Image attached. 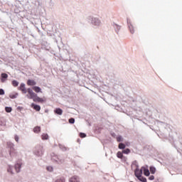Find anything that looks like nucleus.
Instances as JSON below:
<instances>
[{
  "label": "nucleus",
  "mask_w": 182,
  "mask_h": 182,
  "mask_svg": "<svg viewBox=\"0 0 182 182\" xmlns=\"http://www.w3.org/2000/svg\"><path fill=\"white\" fill-rule=\"evenodd\" d=\"M7 147L9 149V154L11 157H16V156H18V151H16L14 144L7 142Z\"/></svg>",
  "instance_id": "nucleus-1"
},
{
  "label": "nucleus",
  "mask_w": 182,
  "mask_h": 182,
  "mask_svg": "<svg viewBox=\"0 0 182 182\" xmlns=\"http://www.w3.org/2000/svg\"><path fill=\"white\" fill-rule=\"evenodd\" d=\"M27 92H28V95L26 96L28 99H33L36 96V94L33 92V91L31 88L27 89Z\"/></svg>",
  "instance_id": "nucleus-2"
},
{
  "label": "nucleus",
  "mask_w": 182,
  "mask_h": 182,
  "mask_svg": "<svg viewBox=\"0 0 182 182\" xmlns=\"http://www.w3.org/2000/svg\"><path fill=\"white\" fill-rule=\"evenodd\" d=\"M36 156H43V147L38 146L35 151Z\"/></svg>",
  "instance_id": "nucleus-3"
},
{
  "label": "nucleus",
  "mask_w": 182,
  "mask_h": 182,
  "mask_svg": "<svg viewBox=\"0 0 182 182\" xmlns=\"http://www.w3.org/2000/svg\"><path fill=\"white\" fill-rule=\"evenodd\" d=\"M134 174L136 176V177L138 178H139L141 174H143V171L142 169H139V168H136L135 171H134Z\"/></svg>",
  "instance_id": "nucleus-4"
},
{
  "label": "nucleus",
  "mask_w": 182,
  "mask_h": 182,
  "mask_svg": "<svg viewBox=\"0 0 182 182\" xmlns=\"http://www.w3.org/2000/svg\"><path fill=\"white\" fill-rule=\"evenodd\" d=\"M69 182H80V179L77 176H73L69 179Z\"/></svg>",
  "instance_id": "nucleus-5"
},
{
  "label": "nucleus",
  "mask_w": 182,
  "mask_h": 182,
  "mask_svg": "<svg viewBox=\"0 0 182 182\" xmlns=\"http://www.w3.org/2000/svg\"><path fill=\"white\" fill-rule=\"evenodd\" d=\"M19 90L22 92V93L26 94L28 90H26V87H25V84L21 83L19 87Z\"/></svg>",
  "instance_id": "nucleus-6"
},
{
  "label": "nucleus",
  "mask_w": 182,
  "mask_h": 182,
  "mask_svg": "<svg viewBox=\"0 0 182 182\" xmlns=\"http://www.w3.org/2000/svg\"><path fill=\"white\" fill-rule=\"evenodd\" d=\"M8 79V74L6 73H1V82L4 83V82Z\"/></svg>",
  "instance_id": "nucleus-7"
},
{
  "label": "nucleus",
  "mask_w": 182,
  "mask_h": 182,
  "mask_svg": "<svg viewBox=\"0 0 182 182\" xmlns=\"http://www.w3.org/2000/svg\"><path fill=\"white\" fill-rule=\"evenodd\" d=\"M33 102H38V103H43V99L38 97V95L36 94V96L33 98Z\"/></svg>",
  "instance_id": "nucleus-8"
},
{
  "label": "nucleus",
  "mask_w": 182,
  "mask_h": 182,
  "mask_svg": "<svg viewBox=\"0 0 182 182\" xmlns=\"http://www.w3.org/2000/svg\"><path fill=\"white\" fill-rule=\"evenodd\" d=\"M141 170L144 171V176H146V177H149V176H150V171H149V168H146V167H142Z\"/></svg>",
  "instance_id": "nucleus-9"
},
{
  "label": "nucleus",
  "mask_w": 182,
  "mask_h": 182,
  "mask_svg": "<svg viewBox=\"0 0 182 182\" xmlns=\"http://www.w3.org/2000/svg\"><path fill=\"white\" fill-rule=\"evenodd\" d=\"M14 167L16 173H19L21 171V167H22V164H16Z\"/></svg>",
  "instance_id": "nucleus-10"
},
{
  "label": "nucleus",
  "mask_w": 182,
  "mask_h": 182,
  "mask_svg": "<svg viewBox=\"0 0 182 182\" xmlns=\"http://www.w3.org/2000/svg\"><path fill=\"white\" fill-rule=\"evenodd\" d=\"M31 107L34 109V110H36V112H40L41 111V106L35 105L33 103L31 104Z\"/></svg>",
  "instance_id": "nucleus-11"
},
{
  "label": "nucleus",
  "mask_w": 182,
  "mask_h": 182,
  "mask_svg": "<svg viewBox=\"0 0 182 182\" xmlns=\"http://www.w3.org/2000/svg\"><path fill=\"white\" fill-rule=\"evenodd\" d=\"M54 113H56V114H59L60 116H62V114L63 113V110H62V109H60V108H56L54 110Z\"/></svg>",
  "instance_id": "nucleus-12"
},
{
  "label": "nucleus",
  "mask_w": 182,
  "mask_h": 182,
  "mask_svg": "<svg viewBox=\"0 0 182 182\" xmlns=\"http://www.w3.org/2000/svg\"><path fill=\"white\" fill-rule=\"evenodd\" d=\"M33 90H34L36 93H42V90L38 86L33 87Z\"/></svg>",
  "instance_id": "nucleus-13"
},
{
  "label": "nucleus",
  "mask_w": 182,
  "mask_h": 182,
  "mask_svg": "<svg viewBox=\"0 0 182 182\" xmlns=\"http://www.w3.org/2000/svg\"><path fill=\"white\" fill-rule=\"evenodd\" d=\"M27 85L28 86H35V85H36V82L33 80H28L27 81Z\"/></svg>",
  "instance_id": "nucleus-14"
},
{
  "label": "nucleus",
  "mask_w": 182,
  "mask_h": 182,
  "mask_svg": "<svg viewBox=\"0 0 182 182\" xmlns=\"http://www.w3.org/2000/svg\"><path fill=\"white\" fill-rule=\"evenodd\" d=\"M92 23H94V25H100V20L97 19V18H94L92 19Z\"/></svg>",
  "instance_id": "nucleus-15"
},
{
  "label": "nucleus",
  "mask_w": 182,
  "mask_h": 182,
  "mask_svg": "<svg viewBox=\"0 0 182 182\" xmlns=\"http://www.w3.org/2000/svg\"><path fill=\"white\" fill-rule=\"evenodd\" d=\"M34 133H41V127H35L33 128Z\"/></svg>",
  "instance_id": "nucleus-16"
},
{
  "label": "nucleus",
  "mask_w": 182,
  "mask_h": 182,
  "mask_svg": "<svg viewBox=\"0 0 182 182\" xmlns=\"http://www.w3.org/2000/svg\"><path fill=\"white\" fill-rule=\"evenodd\" d=\"M41 139L42 140H48L49 139V136L48 135V134H43L41 135Z\"/></svg>",
  "instance_id": "nucleus-17"
},
{
  "label": "nucleus",
  "mask_w": 182,
  "mask_h": 182,
  "mask_svg": "<svg viewBox=\"0 0 182 182\" xmlns=\"http://www.w3.org/2000/svg\"><path fill=\"white\" fill-rule=\"evenodd\" d=\"M12 85L14 87H18V85H19V82H18V81H16V80H13L12 81Z\"/></svg>",
  "instance_id": "nucleus-18"
},
{
  "label": "nucleus",
  "mask_w": 182,
  "mask_h": 182,
  "mask_svg": "<svg viewBox=\"0 0 182 182\" xmlns=\"http://www.w3.org/2000/svg\"><path fill=\"white\" fill-rule=\"evenodd\" d=\"M149 170L151 174H154L156 173V168L154 166H150Z\"/></svg>",
  "instance_id": "nucleus-19"
},
{
  "label": "nucleus",
  "mask_w": 182,
  "mask_h": 182,
  "mask_svg": "<svg viewBox=\"0 0 182 182\" xmlns=\"http://www.w3.org/2000/svg\"><path fill=\"white\" fill-rule=\"evenodd\" d=\"M138 180L142 182H147V179L141 176L138 178Z\"/></svg>",
  "instance_id": "nucleus-20"
},
{
  "label": "nucleus",
  "mask_w": 182,
  "mask_h": 182,
  "mask_svg": "<svg viewBox=\"0 0 182 182\" xmlns=\"http://www.w3.org/2000/svg\"><path fill=\"white\" fill-rule=\"evenodd\" d=\"M117 156L118 159H123V152L118 151L117 154Z\"/></svg>",
  "instance_id": "nucleus-21"
},
{
  "label": "nucleus",
  "mask_w": 182,
  "mask_h": 182,
  "mask_svg": "<svg viewBox=\"0 0 182 182\" xmlns=\"http://www.w3.org/2000/svg\"><path fill=\"white\" fill-rule=\"evenodd\" d=\"M129 28L131 33H134V28L133 27V25L130 24L129 26Z\"/></svg>",
  "instance_id": "nucleus-22"
},
{
  "label": "nucleus",
  "mask_w": 182,
  "mask_h": 182,
  "mask_svg": "<svg viewBox=\"0 0 182 182\" xmlns=\"http://www.w3.org/2000/svg\"><path fill=\"white\" fill-rule=\"evenodd\" d=\"M119 149H126V145L124 144H123V143H120L119 144Z\"/></svg>",
  "instance_id": "nucleus-23"
},
{
  "label": "nucleus",
  "mask_w": 182,
  "mask_h": 182,
  "mask_svg": "<svg viewBox=\"0 0 182 182\" xmlns=\"http://www.w3.org/2000/svg\"><path fill=\"white\" fill-rule=\"evenodd\" d=\"M5 110L7 113H11V112H12V108L9 107H6Z\"/></svg>",
  "instance_id": "nucleus-24"
},
{
  "label": "nucleus",
  "mask_w": 182,
  "mask_h": 182,
  "mask_svg": "<svg viewBox=\"0 0 182 182\" xmlns=\"http://www.w3.org/2000/svg\"><path fill=\"white\" fill-rule=\"evenodd\" d=\"M122 153H123L124 154H129V153H130V149H124V150L122 151Z\"/></svg>",
  "instance_id": "nucleus-25"
},
{
  "label": "nucleus",
  "mask_w": 182,
  "mask_h": 182,
  "mask_svg": "<svg viewBox=\"0 0 182 182\" xmlns=\"http://www.w3.org/2000/svg\"><path fill=\"white\" fill-rule=\"evenodd\" d=\"M80 137H81V139H85V137H86V134L80 132Z\"/></svg>",
  "instance_id": "nucleus-26"
},
{
  "label": "nucleus",
  "mask_w": 182,
  "mask_h": 182,
  "mask_svg": "<svg viewBox=\"0 0 182 182\" xmlns=\"http://www.w3.org/2000/svg\"><path fill=\"white\" fill-rule=\"evenodd\" d=\"M117 141L120 142V141H123V138L122 137V136H119L117 137Z\"/></svg>",
  "instance_id": "nucleus-27"
},
{
  "label": "nucleus",
  "mask_w": 182,
  "mask_h": 182,
  "mask_svg": "<svg viewBox=\"0 0 182 182\" xmlns=\"http://www.w3.org/2000/svg\"><path fill=\"white\" fill-rule=\"evenodd\" d=\"M18 96V94H16V95H9V97L11 98V99H16V97Z\"/></svg>",
  "instance_id": "nucleus-28"
},
{
  "label": "nucleus",
  "mask_w": 182,
  "mask_h": 182,
  "mask_svg": "<svg viewBox=\"0 0 182 182\" xmlns=\"http://www.w3.org/2000/svg\"><path fill=\"white\" fill-rule=\"evenodd\" d=\"M65 180L64 178H61L58 179V180L56 181V182H65Z\"/></svg>",
  "instance_id": "nucleus-29"
},
{
  "label": "nucleus",
  "mask_w": 182,
  "mask_h": 182,
  "mask_svg": "<svg viewBox=\"0 0 182 182\" xmlns=\"http://www.w3.org/2000/svg\"><path fill=\"white\" fill-rule=\"evenodd\" d=\"M69 123H70L71 124H73V123H75V119L73 118L70 119Z\"/></svg>",
  "instance_id": "nucleus-30"
},
{
  "label": "nucleus",
  "mask_w": 182,
  "mask_h": 182,
  "mask_svg": "<svg viewBox=\"0 0 182 182\" xmlns=\"http://www.w3.org/2000/svg\"><path fill=\"white\" fill-rule=\"evenodd\" d=\"M47 170H48V171H53V168H52V166H48L47 167Z\"/></svg>",
  "instance_id": "nucleus-31"
},
{
  "label": "nucleus",
  "mask_w": 182,
  "mask_h": 182,
  "mask_svg": "<svg viewBox=\"0 0 182 182\" xmlns=\"http://www.w3.org/2000/svg\"><path fill=\"white\" fill-rule=\"evenodd\" d=\"M5 95V91L2 89H0V95Z\"/></svg>",
  "instance_id": "nucleus-32"
},
{
  "label": "nucleus",
  "mask_w": 182,
  "mask_h": 182,
  "mask_svg": "<svg viewBox=\"0 0 182 182\" xmlns=\"http://www.w3.org/2000/svg\"><path fill=\"white\" fill-rule=\"evenodd\" d=\"M14 139H15V140H16V141L18 143V141H19V136H18V135H16L15 136H14Z\"/></svg>",
  "instance_id": "nucleus-33"
},
{
  "label": "nucleus",
  "mask_w": 182,
  "mask_h": 182,
  "mask_svg": "<svg viewBox=\"0 0 182 182\" xmlns=\"http://www.w3.org/2000/svg\"><path fill=\"white\" fill-rule=\"evenodd\" d=\"M7 171H8L9 173H11V174H14V173L12 172V168H9L8 170H7Z\"/></svg>",
  "instance_id": "nucleus-34"
},
{
  "label": "nucleus",
  "mask_w": 182,
  "mask_h": 182,
  "mask_svg": "<svg viewBox=\"0 0 182 182\" xmlns=\"http://www.w3.org/2000/svg\"><path fill=\"white\" fill-rule=\"evenodd\" d=\"M149 180H151V181L154 180V176H153V175L150 176L149 177Z\"/></svg>",
  "instance_id": "nucleus-35"
}]
</instances>
